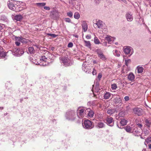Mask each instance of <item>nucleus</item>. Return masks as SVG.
<instances>
[{"label":"nucleus","instance_id":"38","mask_svg":"<svg viewBox=\"0 0 151 151\" xmlns=\"http://www.w3.org/2000/svg\"><path fill=\"white\" fill-rule=\"evenodd\" d=\"M117 85L115 83H113L111 85V88L112 90H115L117 88Z\"/></svg>","mask_w":151,"mask_h":151},{"label":"nucleus","instance_id":"23","mask_svg":"<svg viewBox=\"0 0 151 151\" xmlns=\"http://www.w3.org/2000/svg\"><path fill=\"white\" fill-rule=\"evenodd\" d=\"M116 110L115 109H108L107 113L108 114L111 115L113 114L115 112Z\"/></svg>","mask_w":151,"mask_h":151},{"label":"nucleus","instance_id":"63","mask_svg":"<svg viewBox=\"0 0 151 151\" xmlns=\"http://www.w3.org/2000/svg\"><path fill=\"white\" fill-rule=\"evenodd\" d=\"M8 114V113H6L4 114V116H5L6 115Z\"/></svg>","mask_w":151,"mask_h":151},{"label":"nucleus","instance_id":"6","mask_svg":"<svg viewBox=\"0 0 151 151\" xmlns=\"http://www.w3.org/2000/svg\"><path fill=\"white\" fill-rule=\"evenodd\" d=\"M61 61L63 63V65L66 66L71 65L72 64V62L67 58H62Z\"/></svg>","mask_w":151,"mask_h":151},{"label":"nucleus","instance_id":"43","mask_svg":"<svg viewBox=\"0 0 151 151\" xmlns=\"http://www.w3.org/2000/svg\"><path fill=\"white\" fill-rule=\"evenodd\" d=\"M47 35L49 36H51L53 38H55L57 36V35H55L54 34H51V33H48L47 34Z\"/></svg>","mask_w":151,"mask_h":151},{"label":"nucleus","instance_id":"37","mask_svg":"<svg viewBox=\"0 0 151 151\" xmlns=\"http://www.w3.org/2000/svg\"><path fill=\"white\" fill-rule=\"evenodd\" d=\"M36 5L39 7L43 6L46 5V3L44 2L37 3Z\"/></svg>","mask_w":151,"mask_h":151},{"label":"nucleus","instance_id":"40","mask_svg":"<svg viewBox=\"0 0 151 151\" xmlns=\"http://www.w3.org/2000/svg\"><path fill=\"white\" fill-rule=\"evenodd\" d=\"M22 37H15V41L21 42Z\"/></svg>","mask_w":151,"mask_h":151},{"label":"nucleus","instance_id":"25","mask_svg":"<svg viewBox=\"0 0 151 151\" xmlns=\"http://www.w3.org/2000/svg\"><path fill=\"white\" fill-rule=\"evenodd\" d=\"M28 51L30 54L34 53L35 51L34 48L32 47H29L28 48Z\"/></svg>","mask_w":151,"mask_h":151},{"label":"nucleus","instance_id":"39","mask_svg":"<svg viewBox=\"0 0 151 151\" xmlns=\"http://www.w3.org/2000/svg\"><path fill=\"white\" fill-rule=\"evenodd\" d=\"M67 16L70 17H72L73 16V12L71 11L67 13Z\"/></svg>","mask_w":151,"mask_h":151},{"label":"nucleus","instance_id":"34","mask_svg":"<svg viewBox=\"0 0 151 151\" xmlns=\"http://www.w3.org/2000/svg\"><path fill=\"white\" fill-rule=\"evenodd\" d=\"M103 115L101 114H98L96 115V118L99 120L103 119Z\"/></svg>","mask_w":151,"mask_h":151},{"label":"nucleus","instance_id":"13","mask_svg":"<svg viewBox=\"0 0 151 151\" xmlns=\"http://www.w3.org/2000/svg\"><path fill=\"white\" fill-rule=\"evenodd\" d=\"M48 58H46L45 56H42L40 59V62H45V63L44 64V63H42L41 65L43 66H46L48 64Z\"/></svg>","mask_w":151,"mask_h":151},{"label":"nucleus","instance_id":"29","mask_svg":"<svg viewBox=\"0 0 151 151\" xmlns=\"http://www.w3.org/2000/svg\"><path fill=\"white\" fill-rule=\"evenodd\" d=\"M84 42L85 44V45L86 47L88 48H90L91 47V44L89 41H87L84 40Z\"/></svg>","mask_w":151,"mask_h":151},{"label":"nucleus","instance_id":"52","mask_svg":"<svg viewBox=\"0 0 151 151\" xmlns=\"http://www.w3.org/2000/svg\"><path fill=\"white\" fill-rule=\"evenodd\" d=\"M86 71H89V73H91V71L90 70V69L89 68V67H88V68L86 69Z\"/></svg>","mask_w":151,"mask_h":151},{"label":"nucleus","instance_id":"16","mask_svg":"<svg viewBox=\"0 0 151 151\" xmlns=\"http://www.w3.org/2000/svg\"><path fill=\"white\" fill-rule=\"evenodd\" d=\"M6 53L4 52L2 47H0V58H3L6 55Z\"/></svg>","mask_w":151,"mask_h":151},{"label":"nucleus","instance_id":"26","mask_svg":"<svg viewBox=\"0 0 151 151\" xmlns=\"http://www.w3.org/2000/svg\"><path fill=\"white\" fill-rule=\"evenodd\" d=\"M111 96V93L109 92H106L104 96V98L105 99H109Z\"/></svg>","mask_w":151,"mask_h":151},{"label":"nucleus","instance_id":"60","mask_svg":"<svg viewBox=\"0 0 151 151\" xmlns=\"http://www.w3.org/2000/svg\"><path fill=\"white\" fill-rule=\"evenodd\" d=\"M99 83L98 82H97L96 83V86L97 87V86H99Z\"/></svg>","mask_w":151,"mask_h":151},{"label":"nucleus","instance_id":"54","mask_svg":"<svg viewBox=\"0 0 151 151\" xmlns=\"http://www.w3.org/2000/svg\"><path fill=\"white\" fill-rule=\"evenodd\" d=\"M15 44L17 46H19L20 44V42L15 41Z\"/></svg>","mask_w":151,"mask_h":151},{"label":"nucleus","instance_id":"47","mask_svg":"<svg viewBox=\"0 0 151 151\" xmlns=\"http://www.w3.org/2000/svg\"><path fill=\"white\" fill-rule=\"evenodd\" d=\"M125 62L126 65L128 66L129 63H130L131 62V60L130 59L125 60Z\"/></svg>","mask_w":151,"mask_h":151},{"label":"nucleus","instance_id":"30","mask_svg":"<svg viewBox=\"0 0 151 151\" xmlns=\"http://www.w3.org/2000/svg\"><path fill=\"white\" fill-rule=\"evenodd\" d=\"M113 53L114 55L117 57H119L120 56V52L117 50H115L113 51Z\"/></svg>","mask_w":151,"mask_h":151},{"label":"nucleus","instance_id":"36","mask_svg":"<svg viewBox=\"0 0 151 151\" xmlns=\"http://www.w3.org/2000/svg\"><path fill=\"white\" fill-rule=\"evenodd\" d=\"M125 115V112L124 111H121L119 113L118 116L119 117H123Z\"/></svg>","mask_w":151,"mask_h":151},{"label":"nucleus","instance_id":"45","mask_svg":"<svg viewBox=\"0 0 151 151\" xmlns=\"http://www.w3.org/2000/svg\"><path fill=\"white\" fill-rule=\"evenodd\" d=\"M65 21L67 22L71 23V19L69 18H65L64 19Z\"/></svg>","mask_w":151,"mask_h":151},{"label":"nucleus","instance_id":"3","mask_svg":"<svg viewBox=\"0 0 151 151\" xmlns=\"http://www.w3.org/2000/svg\"><path fill=\"white\" fill-rule=\"evenodd\" d=\"M85 108L82 107H79L77 110V115L80 118H83L86 115L85 113Z\"/></svg>","mask_w":151,"mask_h":151},{"label":"nucleus","instance_id":"10","mask_svg":"<svg viewBox=\"0 0 151 151\" xmlns=\"http://www.w3.org/2000/svg\"><path fill=\"white\" fill-rule=\"evenodd\" d=\"M125 18L128 22L132 21L133 19V16L131 12H127L125 15Z\"/></svg>","mask_w":151,"mask_h":151},{"label":"nucleus","instance_id":"15","mask_svg":"<svg viewBox=\"0 0 151 151\" xmlns=\"http://www.w3.org/2000/svg\"><path fill=\"white\" fill-rule=\"evenodd\" d=\"M132 133L135 136H138L139 134H140V132L137 127H134V128L132 129Z\"/></svg>","mask_w":151,"mask_h":151},{"label":"nucleus","instance_id":"59","mask_svg":"<svg viewBox=\"0 0 151 151\" xmlns=\"http://www.w3.org/2000/svg\"><path fill=\"white\" fill-rule=\"evenodd\" d=\"M55 48L54 47H52L51 48V50L52 51H54L55 50Z\"/></svg>","mask_w":151,"mask_h":151},{"label":"nucleus","instance_id":"58","mask_svg":"<svg viewBox=\"0 0 151 151\" xmlns=\"http://www.w3.org/2000/svg\"><path fill=\"white\" fill-rule=\"evenodd\" d=\"M95 2L96 3L99 4V0H95Z\"/></svg>","mask_w":151,"mask_h":151},{"label":"nucleus","instance_id":"21","mask_svg":"<svg viewBox=\"0 0 151 151\" xmlns=\"http://www.w3.org/2000/svg\"><path fill=\"white\" fill-rule=\"evenodd\" d=\"M127 121L125 119H121V121L120 122V123L121 125L122 126H124L126 125L127 123Z\"/></svg>","mask_w":151,"mask_h":151},{"label":"nucleus","instance_id":"57","mask_svg":"<svg viewBox=\"0 0 151 151\" xmlns=\"http://www.w3.org/2000/svg\"><path fill=\"white\" fill-rule=\"evenodd\" d=\"M137 125L138 126V127L140 128H141L142 127V125L141 124L139 123L137 124Z\"/></svg>","mask_w":151,"mask_h":151},{"label":"nucleus","instance_id":"48","mask_svg":"<svg viewBox=\"0 0 151 151\" xmlns=\"http://www.w3.org/2000/svg\"><path fill=\"white\" fill-rule=\"evenodd\" d=\"M147 143H149L151 142V137H148L145 140Z\"/></svg>","mask_w":151,"mask_h":151},{"label":"nucleus","instance_id":"28","mask_svg":"<svg viewBox=\"0 0 151 151\" xmlns=\"http://www.w3.org/2000/svg\"><path fill=\"white\" fill-rule=\"evenodd\" d=\"M145 123L146 126L148 128H149L151 125V121L148 119H146L145 120Z\"/></svg>","mask_w":151,"mask_h":151},{"label":"nucleus","instance_id":"55","mask_svg":"<svg viewBox=\"0 0 151 151\" xmlns=\"http://www.w3.org/2000/svg\"><path fill=\"white\" fill-rule=\"evenodd\" d=\"M86 38L88 39H90L91 38V36L90 35H87L86 36Z\"/></svg>","mask_w":151,"mask_h":151},{"label":"nucleus","instance_id":"8","mask_svg":"<svg viewBox=\"0 0 151 151\" xmlns=\"http://www.w3.org/2000/svg\"><path fill=\"white\" fill-rule=\"evenodd\" d=\"M133 111L134 114L138 116H141L143 114L142 109L139 108L135 107L133 108Z\"/></svg>","mask_w":151,"mask_h":151},{"label":"nucleus","instance_id":"7","mask_svg":"<svg viewBox=\"0 0 151 151\" xmlns=\"http://www.w3.org/2000/svg\"><path fill=\"white\" fill-rule=\"evenodd\" d=\"M95 26L96 27L95 28L98 27L100 29H103L104 28L102 21L98 19H96V23L94 24V27H95Z\"/></svg>","mask_w":151,"mask_h":151},{"label":"nucleus","instance_id":"51","mask_svg":"<svg viewBox=\"0 0 151 151\" xmlns=\"http://www.w3.org/2000/svg\"><path fill=\"white\" fill-rule=\"evenodd\" d=\"M44 8L45 9L47 10H50V7L48 6H44Z\"/></svg>","mask_w":151,"mask_h":151},{"label":"nucleus","instance_id":"22","mask_svg":"<svg viewBox=\"0 0 151 151\" xmlns=\"http://www.w3.org/2000/svg\"><path fill=\"white\" fill-rule=\"evenodd\" d=\"M14 19L17 21H20L22 19V17L21 15H17L14 17Z\"/></svg>","mask_w":151,"mask_h":151},{"label":"nucleus","instance_id":"14","mask_svg":"<svg viewBox=\"0 0 151 151\" xmlns=\"http://www.w3.org/2000/svg\"><path fill=\"white\" fill-rule=\"evenodd\" d=\"M7 4L10 9L14 11H16V7L12 2L9 1L7 3Z\"/></svg>","mask_w":151,"mask_h":151},{"label":"nucleus","instance_id":"62","mask_svg":"<svg viewBox=\"0 0 151 151\" xmlns=\"http://www.w3.org/2000/svg\"><path fill=\"white\" fill-rule=\"evenodd\" d=\"M93 62L94 64H97V62L96 60H93Z\"/></svg>","mask_w":151,"mask_h":151},{"label":"nucleus","instance_id":"1","mask_svg":"<svg viewBox=\"0 0 151 151\" xmlns=\"http://www.w3.org/2000/svg\"><path fill=\"white\" fill-rule=\"evenodd\" d=\"M66 118L69 120H73L76 118V112L73 110H68L65 115Z\"/></svg>","mask_w":151,"mask_h":151},{"label":"nucleus","instance_id":"50","mask_svg":"<svg viewBox=\"0 0 151 151\" xmlns=\"http://www.w3.org/2000/svg\"><path fill=\"white\" fill-rule=\"evenodd\" d=\"M124 99L125 100V101H128L129 99V97L128 96H125L124 97Z\"/></svg>","mask_w":151,"mask_h":151},{"label":"nucleus","instance_id":"53","mask_svg":"<svg viewBox=\"0 0 151 151\" xmlns=\"http://www.w3.org/2000/svg\"><path fill=\"white\" fill-rule=\"evenodd\" d=\"M102 75L101 73H99V74L98 76V78L100 80V78L102 77Z\"/></svg>","mask_w":151,"mask_h":151},{"label":"nucleus","instance_id":"35","mask_svg":"<svg viewBox=\"0 0 151 151\" xmlns=\"http://www.w3.org/2000/svg\"><path fill=\"white\" fill-rule=\"evenodd\" d=\"M98 57L102 60H106V58L105 55L103 54V53L101 54V55H99Z\"/></svg>","mask_w":151,"mask_h":151},{"label":"nucleus","instance_id":"31","mask_svg":"<svg viewBox=\"0 0 151 151\" xmlns=\"http://www.w3.org/2000/svg\"><path fill=\"white\" fill-rule=\"evenodd\" d=\"M80 17V14L78 12H76L74 14V17L76 19H78Z\"/></svg>","mask_w":151,"mask_h":151},{"label":"nucleus","instance_id":"17","mask_svg":"<svg viewBox=\"0 0 151 151\" xmlns=\"http://www.w3.org/2000/svg\"><path fill=\"white\" fill-rule=\"evenodd\" d=\"M135 78V76L133 73H130L128 76V79L130 81H133Z\"/></svg>","mask_w":151,"mask_h":151},{"label":"nucleus","instance_id":"49","mask_svg":"<svg viewBox=\"0 0 151 151\" xmlns=\"http://www.w3.org/2000/svg\"><path fill=\"white\" fill-rule=\"evenodd\" d=\"M73 46V44L71 42H69L68 44V47H72Z\"/></svg>","mask_w":151,"mask_h":151},{"label":"nucleus","instance_id":"33","mask_svg":"<svg viewBox=\"0 0 151 151\" xmlns=\"http://www.w3.org/2000/svg\"><path fill=\"white\" fill-rule=\"evenodd\" d=\"M94 42L96 44H101V42H100L98 38L96 37H94Z\"/></svg>","mask_w":151,"mask_h":151},{"label":"nucleus","instance_id":"41","mask_svg":"<svg viewBox=\"0 0 151 151\" xmlns=\"http://www.w3.org/2000/svg\"><path fill=\"white\" fill-rule=\"evenodd\" d=\"M0 19L2 20H3L4 22H6L7 20V19L6 17L4 15L1 16V17Z\"/></svg>","mask_w":151,"mask_h":151},{"label":"nucleus","instance_id":"27","mask_svg":"<svg viewBox=\"0 0 151 151\" xmlns=\"http://www.w3.org/2000/svg\"><path fill=\"white\" fill-rule=\"evenodd\" d=\"M137 72L139 73H142L143 70V68L140 66H138L137 68Z\"/></svg>","mask_w":151,"mask_h":151},{"label":"nucleus","instance_id":"2","mask_svg":"<svg viewBox=\"0 0 151 151\" xmlns=\"http://www.w3.org/2000/svg\"><path fill=\"white\" fill-rule=\"evenodd\" d=\"M83 127L86 129H91L94 127V124L92 122L88 120H85L82 123Z\"/></svg>","mask_w":151,"mask_h":151},{"label":"nucleus","instance_id":"4","mask_svg":"<svg viewBox=\"0 0 151 151\" xmlns=\"http://www.w3.org/2000/svg\"><path fill=\"white\" fill-rule=\"evenodd\" d=\"M123 50L124 53L129 56L131 55L133 53V50L132 48L129 46H125L123 48Z\"/></svg>","mask_w":151,"mask_h":151},{"label":"nucleus","instance_id":"20","mask_svg":"<svg viewBox=\"0 0 151 151\" xmlns=\"http://www.w3.org/2000/svg\"><path fill=\"white\" fill-rule=\"evenodd\" d=\"M88 66H87L86 62H84L82 66V69L83 71H84L85 73H89V72L86 70V69L88 68Z\"/></svg>","mask_w":151,"mask_h":151},{"label":"nucleus","instance_id":"56","mask_svg":"<svg viewBox=\"0 0 151 151\" xmlns=\"http://www.w3.org/2000/svg\"><path fill=\"white\" fill-rule=\"evenodd\" d=\"M93 71H92V73L93 75H95L96 73V70H94V69H93Z\"/></svg>","mask_w":151,"mask_h":151},{"label":"nucleus","instance_id":"32","mask_svg":"<svg viewBox=\"0 0 151 151\" xmlns=\"http://www.w3.org/2000/svg\"><path fill=\"white\" fill-rule=\"evenodd\" d=\"M101 44L103 46H107V44L108 42L106 41V40H105V39L103 40L102 39L101 41Z\"/></svg>","mask_w":151,"mask_h":151},{"label":"nucleus","instance_id":"9","mask_svg":"<svg viewBox=\"0 0 151 151\" xmlns=\"http://www.w3.org/2000/svg\"><path fill=\"white\" fill-rule=\"evenodd\" d=\"M104 39L109 44H112L115 39V38L109 35H106Z\"/></svg>","mask_w":151,"mask_h":151},{"label":"nucleus","instance_id":"64","mask_svg":"<svg viewBox=\"0 0 151 151\" xmlns=\"http://www.w3.org/2000/svg\"><path fill=\"white\" fill-rule=\"evenodd\" d=\"M0 109H4V107H0Z\"/></svg>","mask_w":151,"mask_h":151},{"label":"nucleus","instance_id":"24","mask_svg":"<svg viewBox=\"0 0 151 151\" xmlns=\"http://www.w3.org/2000/svg\"><path fill=\"white\" fill-rule=\"evenodd\" d=\"M97 126L99 128H102L105 127V124L104 123L101 122L98 123Z\"/></svg>","mask_w":151,"mask_h":151},{"label":"nucleus","instance_id":"12","mask_svg":"<svg viewBox=\"0 0 151 151\" xmlns=\"http://www.w3.org/2000/svg\"><path fill=\"white\" fill-rule=\"evenodd\" d=\"M85 113L86 115L90 118L93 117L94 114V112L90 109H86L85 110Z\"/></svg>","mask_w":151,"mask_h":151},{"label":"nucleus","instance_id":"5","mask_svg":"<svg viewBox=\"0 0 151 151\" xmlns=\"http://www.w3.org/2000/svg\"><path fill=\"white\" fill-rule=\"evenodd\" d=\"M13 54L15 56H20L24 53V50L22 49L15 48L13 50Z\"/></svg>","mask_w":151,"mask_h":151},{"label":"nucleus","instance_id":"61","mask_svg":"<svg viewBox=\"0 0 151 151\" xmlns=\"http://www.w3.org/2000/svg\"><path fill=\"white\" fill-rule=\"evenodd\" d=\"M149 148L150 149H151V144H150L148 145Z\"/></svg>","mask_w":151,"mask_h":151},{"label":"nucleus","instance_id":"19","mask_svg":"<svg viewBox=\"0 0 151 151\" xmlns=\"http://www.w3.org/2000/svg\"><path fill=\"white\" fill-rule=\"evenodd\" d=\"M128 133H131L132 132V129L130 126H127L123 128Z\"/></svg>","mask_w":151,"mask_h":151},{"label":"nucleus","instance_id":"44","mask_svg":"<svg viewBox=\"0 0 151 151\" xmlns=\"http://www.w3.org/2000/svg\"><path fill=\"white\" fill-rule=\"evenodd\" d=\"M150 133V132L149 130L147 129H145L144 132V134H145V135L146 136L148 135Z\"/></svg>","mask_w":151,"mask_h":151},{"label":"nucleus","instance_id":"42","mask_svg":"<svg viewBox=\"0 0 151 151\" xmlns=\"http://www.w3.org/2000/svg\"><path fill=\"white\" fill-rule=\"evenodd\" d=\"M96 52L97 53L98 56L100 54L101 55V54L103 53L101 50L99 49H97L96 50Z\"/></svg>","mask_w":151,"mask_h":151},{"label":"nucleus","instance_id":"11","mask_svg":"<svg viewBox=\"0 0 151 151\" xmlns=\"http://www.w3.org/2000/svg\"><path fill=\"white\" fill-rule=\"evenodd\" d=\"M105 120L107 124L110 126L112 127L114 125V121L113 118L111 117L107 118Z\"/></svg>","mask_w":151,"mask_h":151},{"label":"nucleus","instance_id":"46","mask_svg":"<svg viewBox=\"0 0 151 151\" xmlns=\"http://www.w3.org/2000/svg\"><path fill=\"white\" fill-rule=\"evenodd\" d=\"M26 40L24 38L22 37H21V42H22V43H25L27 42L26 41Z\"/></svg>","mask_w":151,"mask_h":151},{"label":"nucleus","instance_id":"18","mask_svg":"<svg viewBox=\"0 0 151 151\" xmlns=\"http://www.w3.org/2000/svg\"><path fill=\"white\" fill-rule=\"evenodd\" d=\"M82 26L84 32H86L88 29V25L86 22L83 21V22Z\"/></svg>","mask_w":151,"mask_h":151}]
</instances>
